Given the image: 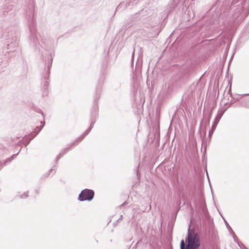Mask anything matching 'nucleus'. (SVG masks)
<instances>
[{
    "instance_id": "nucleus-1",
    "label": "nucleus",
    "mask_w": 249,
    "mask_h": 249,
    "mask_svg": "<svg viewBox=\"0 0 249 249\" xmlns=\"http://www.w3.org/2000/svg\"><path fill=\"white\" fill-rule=\"evenodd\" d=\"M187 243L186 248H180V249H198L200 246L199 239L198 234L193 232L190 230V226H189L187 236L185 239Z\"/></svg>"
},
{
    "instance_id": "nucleus-2",
    "label": "nucleus",
    "mask_w": 249,
    "mask_h": 249,
    "mask_svg": "<svg viewBox=\"0 0 249 249\" xmlns=\"http://www.w3.org/2000/svg\"><path fill=\"white\" fill-rule=\"evenodd\" d=\"M34 6L33 4L29 7V11H27V18L28 20V25L30 32L31 35V40L34 42L37 40V36L36 35V26L34 19Z\"/></svg>"
},
{
    "instance_id": "nucleus-3",
    "label": "nucleus",
    "mask_w": 249,
    "mask_h": 249,
    "mask_svg": "<svg viewBox=\"0 0 249 249\" xmlns=\"http://www.w3.org/2000/svg\"><path fill=\"white\" fill-rule=\"evenodd\" d=\"M94 196V192L93 190L89 189H85L83 190L78 197V200L80 201H89L92 200Z\"/></svg>"
},
{
    "instance_id": "nucleus-4",
    "label": "nucleus",
    "mask_w": 249,
    "mask_h": 249,
    "mask_svg": "<svg viewBox=\"0 0 249 249\" xmlns=\"http://www.w3.org/2000/svg\"><path fill=\"white\" fill-rule=\"evenodd\" d=\"M6 7L3 11V15L7 18H11L14 16L15 13V9L13 4H10L9 2H6Z\"/></svg>"
},
{
    "instance_id": "nucleus-5",
    "label": "nucleus",
    "mask_w": 249,
    "mask_h": 249,
    "mask_svg": "<svg viewBox=\"0 0 249 249\" xmlns=\"http://www.w3.org/2000/svg\"><path fill=\"white\" fill-rule=\"evenodd\" d=\"M49 76H47V75L45 74L43 76V81L42 84V87L44 89L43 93V96H47L49 93V89H48L49 86Z\"/></svg>"
},
{
    "instance_id": "nucleus-6",
    "label": "nucleus",
    "mask_w": 249,
    "mask_h": 249,
    "mask_svg": "<svg viewBox=\"0 0 249 249\" xmlns=\"http://www.w3.org/2000/svg\"><path fill=\"white\" fill-rule=\"evenodd\" d=\"M225 111V110L224 111H222V110L220 112H219L217 114V115L215 117L214 121H213L212 126L213 130H215V129L216 127V126L218 124L219 121H220V119L221 118L222 116H223Z\"/></svg>"
},
{
    "instance_id": "nucleus-7",
    "label": "nucleus",
    "mask_w": 249,
    "mask_h": 249,
    "mask_svg": "<svg viewBox=\"0 0 249 249\" xmlns=\"http://www.w3.org/2000/svg\"><path fill=\"white\" fill-rule=\"evenodd\" d=\"M41 130V128H40L39 129V130L36 133V134H35L33 136H30V134L28 137H26L23 139V144L25 145V146H26L30 142V141L35 138L37 134Z\"/></svg>"
},
{
    "instance_id": "nucleus-8",
    "label": "nucleus",
    "mask_w": 249,
    "mask_h": 249,
    "mask_svg": "<svg viewBox=\"0 0 249 249\" xmlns=\"http://www.w3.org/2000/svg\"><path fill=\"white\" fill-rule=\"evenodd\" d=\"M75 145H71V143L70 144V145H69V146H68V147L65 148L63 149V151L61 153H60L57 156V157H56V159H55V162H56V163H57V161H58V160L61 158L66 153L68 152V151L71 149L72 147L74 146Z\"/></svg>"
},
{
    "instance_id": "nucleus-9",
    "label": "nucleus",
    "mask_w": 249,
    "mask_h": 249,
    "mask_svg": "<svg viewBox=\"0 0 249 249\" xmlns=\"http://www.w3.org/2000/svg\"><path fill=\"white\" fill-rule=\"evenodd\" d=\"M18 36H16L15 38L12 39V41H11L10 44H8V49H11V48H15L18 46Z\"/></svg>"
},
{
    "instance_id": "nucleus-10",
    "label": "nucleus",
    "mask_w": 249,
    "mask_h": 249,
    "mask_svg": "<svg viewBox=\"0 0 249 249\" xmlns=\"http://www.w3.org/2000/svg\"><path fill=\"white\" fill-rule=\"evenodd\" d=\"M89 133V131L86 130L81 137L77 138L74 142L71 143L72 145H77Z\"/></svg>"
},
{
    "instance_id": "nucleus-11",
    "label": "nucleus",
    "mask_w": 249,
    "mask_h": 249,
    "mask_svg": "<svg viewBox=\"0 0 249 249\" xmlns=\"http://www.w3.org/2000/svg\"><path fill=\"white\" fill-rule=\"evenodd\" d=\"M105 77L104 76H102L101 78L99 80V87L97 88L96 89V94H100L101 89V86L103 84L104 81Z\"/></svg>"
},
{
    "instance_id": "nucleus-12",
    "label": "nucleus",
    "mask_w": 249,
    "mask_h": 249,
    "mask_svg": "<svg viewBox=\"0 0 249 249\" xmlns=\"http://www.w3.org/2000/svg\"><path fill=\"white\" fill-rule=\"evenodd\" d=\"M52 61H53V57H52V56H51V58H49L48 60V62H47V65H47V69L48 70H47L46 73H45L47 75V76H50V69L52 67Z\"/></svg>"
},
{
    "instance_id": "nucleus-13",
    "label": "nucleus",
    "mask_w": 249,
    "mask_h": 249,
    "mask_svg": "<svg viewBox=\"0 0 249 249\" xmlns=\"http://www.w3.org/2000/svg\"><path fill=\"white\" fill-rule=\"evenodd\" d=\"M40 123H41V124H43L42 125H40V126H36V128H35L34 131L30 134V136H33L35 134H36V133L39 130V129L40 128H41V129H42V128L43 127V126L45 125V122H41Z\"/></svg>"
},
{
    "instance_id": "nucleus-14",
    "label": "nucleus",
    "mask_w": 249,
    "mask_h": 249,
    "mask_svg": "<svg viewBox=\"0 0 249 249\" xmlns=\"http://www.w3.org/2000/svg\"><path fill=\"white\" fill-rule=\"evenodd\" d=\"M18 153L16 154H14L10 158H7L6 160H5L4 161L3 163H2L3 166L5 165L6 163L10 162L12 160L15 158V157L17 156Z\"/></svg>"
},
{
    "instance_id": "nucleus-15",
    "label": "nucleus",
    "mask_w": 249,
    "mask_h": 249,
    "mask_svg": "<svg viewBox=\"0 0 249 249\" xmlns=\"http://www.w3.org/2000/svg\"><path fill=\"white\" fill-rule=\"evenodd\" d=\"M231 97L232 98V100H234V102H237L241 99L242 95L239 94H235L233 96L232 95V97Z\"/></svg>"
},
{
    "instance_id": "nucleus-16",
    "label": "nucleus",
    "mask_w": 249,
    "mask_h": 249,
    "mask_svg": "<svg viewBox=\"0 0 249 249\" xmlns=\"http://www.w3.org/2000/svg\"><path fill=\"white\" fill-rule=\"evenodd\" d=\"M8 36L6 34H5L3 32V31L2 29H0V38H4L5 39H8Z\"/></svg>"
},
{
    "instance_id": "nucleus-17",
    "label": "nucleus",
    "mask_w": 249,
    "mask_h": 249,
    "mask_svg": "<svg viewBox=\"0 0 249 249\" xmlns=\"http://www.w3.org/2000/svg\"><path fill=\"white\" fill-rule=\"evenodd\" d=\"M28 196V192H24L23 194L21 195H18L17 196V197H18L19 198L23 199V198H26Z\"/></svg>"
},
{
    "instance_id": "nucleus-18",
    "label": "nucleus",
    "mask_w": 249,
    "mask_h": 249,
    "mask_svg": "<svg viewBox=\"0 0 249 249\" xmlns=\"http://www.w3.org/2000/svg\"><path fill=\"white\" fill-rule=\"evenodd\" d=\"M186 246H185L184 240L183 239L181 240V241L180 242V248H186Z\"/></svg>"
},
{
    "instance_id": "nucleus-19",
    "label": "nucleus",
    "mask_w": 249,
    "mask_h": 249,
    "mask_svg": "<svg viewBox=\"0 0 249 249\" xmlns=\"http://www.w3.org/2000/svg\"><path fill=\"white\" fill-rule=\"evenodd\" d=\"M238 244L241 249H245L246 248L245 246L242 243H238Z\"/></svg>"
},
{
    "instance_id": "nucleus-20",
    "label": "nucleus",
    "mask_w": 249,
    "mask_h": 249,
    "mask_svg": "<svg viewBox=\"0 0 249 249\" xmlns=\"http://www.w3.org/2000/svg\"><path fill=\"white\" fill-rule=\"evenodd\" d=\"M95 119H94L93 121H91V123L90 125V126H89V128H90V129H91L93 128V124H94L95 123Z\"/></svg>"
},
{
    "instance_id": "nucleus-21",
    "label": "nucleus",
    "mask_w": 249,
    "mask_h": 249,
    "mask_svg": "<svg viewBox=\"0 0 249 249\" xmlns=\"http://www.w3.org/2000/svg\"><path fill=\"white\" fill-rule=\"evenodd\" d=\"M95 119H94L93 121H91V123L90 125V126H89V128H90V129H91L93 128V124H94L95 123Z\"/></svg>"
},
{
    "instance_id": "nucleus-22",
    "label": "nucleus",
    "mask_w": 249,
    "mask_h": 249,
    "mask_svg": "<svg viewBox=\"0 0 249 249\" xmlns=\"http://www.w3.org/2000/svg\"><path fill=\"white\" fill-rule=\"evenodd\" d=\"M95 119H94L93 121H91V123L90 125V126H89V128H90V129H91L93 128V124H94L95 123Z\"/></svg>"
},
{
    "instance_id": "nucleus-23",
    "label": "nucleus",
    "mask_w": 249,
    "mask_h": 249,
    "mask_svg": "<svg viewBox=\"0 0 249 249\" xmlns=\"http://www.w3.org/2000/svg\"><path fill=\"white\" fill-rule=\"evenodd\" d=\"M55 167H56V165H54L50 170V173H53V171H55Z\"/></svg>"
},
{
    "instance_id": "nucleus-24",
    "label": "nucleus",
    "mask_w": 249,
    "mask_h": 249,
    "mask_svg": "<svg viewBox=\"0 0 249 249\" xmlns=\"http://www.w3.org/2000/svg\"><path fill=\"white\" fill-rule=\"evenodd\" d=\"M214 130H213L212 128L211 130H209V137H210Z\"/></svg>"
},
{
    "instance_id": "nucleus-25",
    "label": "nucleus",
    "mask_w": 249,
    "mask_h": 249,
    "mask_svg": "<svg viewBox=\"0 0 249 249\" xmlns=\"http://www.w3.org/2000/svg\"><path fill=\"white\" fill-rule=\"evenodd\" d=\"M228 94H229L230 95L231 97H232V94H231V85L230 86V89H229V90L228 91Z\"/></svg>"
},
{
    "instance_id": "nucleus-26",
    "label": "nucleus",
    "mask_w": 249,
    "mask_h": 249,
    "mask_svg": "<svg viewBox=\"0 0 249 249\" xmlns=\"http://www.w3.org/2000/svg\"><path fill=\"white\" fill-rule=\"evenodd\" d=\"M241 106L245 107H249L247 106L243 102H241Z\"/></svg>"
},
{
    "instance_id": "nucleus-27",
    "label": "nucleus",
    "mask_w": 249,
    "mask_h": 249,
    "mask_svg": "<svg viewBox=\"0 0 249 249\" xmlns=\"http://www.w3.org/2000/svg\"><path fill=\"white\" fill-rule=\"evenodd\" d=\"M224 221H225V223H226V226H227V227H229L230 228V229H231V230H231V228L230 227L229 225L228 224V222H227L225 220H224Z\"/></svg>"
},
{
    "instance_id": "nucleus-28",
    "label": "nucleus",
    "mask_w": 249,
    "mask_h": 249,
    "mask_svg": "<svg viewBox=\"0 0 249 249\" xmlns=\"http://www.w3.org/2000/svg\"><path fill=\"white\" fill-rule=\"evenodd\" d=\"M235 102H234L233 100H231L230 102V106H231V105H232Z\"/></svg>"
},
{
    "instance_id": "nucleus-29",
    "label": "nucleus",
    "mask_w": 249,
    "mask_h": 249,
    "mask_svg": "<svg viewBox=\"0 0 249 249\" xmlns=\"http://www.w3.org/2000/svg\"><path fill=\"white\" fill-rule=\"evenodd\" d=\"M3 167V164L2 163L0 162V170L1 169V168Z\"/></svg>"
},
{
    "instance_id": "nucleus-30",
    "label": "nucleus",
    "mask_w": 249,
    "mask_h": 249,
    "mask_svg": "<svg viewBox=\"0 0 249 249\" xmlns=\"http://www.w3.org/2000/svg\"><path fill=\"white\" fill-rule=\"evenodd\" d=\"M139 167V165L137 167V177H138V174H139V173H138V168Z\"/></svg>"
},
{
    "instance_id": "nucleus-31",
    "label": "nucleus",
    "mask_w": 249,
    "mask_h": 249,
    "mask_svg": "<svg viewBox=\"0 0 249 249\" xmlns=\"http://www.w3.org/2000/svg\"><path fill=\"white\" fill-rule=\"evenodd\" d=\"M37 112H38V113H40L42 114H43V112H42L41 110H40V109H38V110L37 111Z\"/></svg>"
},
{
    "instance_id": "nucleus-32",
    "label": "nucleus",
    "mask_w": 249,
    "mask_h": 249,
    "mask_svg": "<svg viewBox=\"0 0 249 249\" xmlns=\"http://www.w3.org/2000/svg\"><path fill=\"white\" fill-rule=\"evenodd\" d=\"M123 217V215H121L120 218L118 219V220H122Z\"/></svg>"
},
{
    "instance_id": "nucleus-33",
    "label": "nucleus",
    "mask_w": 249,
    "mask_h": 249,
    "mask_svg": "<svg viewBox=\"0 0 249 249\" xmlns=\"http://www.w3.org/2000/svg\"><path fill=\"white\" fill-rule=\"evenodd\" d=\"M177 2H175V4H174L173 7H175L177 5Z\"/></svg>"
},
{
    "instance_id": "nucleus-34",
    "label": "nucleus",
    "mask_w": 249,
    "mask_h": 249,
    "mask_svg": "<svg viewBox=\"0 0 249 249\" xmlns=\"http://www.w3.org/2000/svg\"><path fill=\"white\" fill-rule=\"evenodd\" d=\"M91 130V129H90V128H89L87 130V131H89V132L90 131V130Z\"/></svg>"
},
{
    "instance_id": "nucleus-35",
    "label": "nucleus",
    "mask_w": 249,
    "mask_h": 249,
    "mask_svg": "<svg viewBox=\"0 0 249 249\" xmlns=\"http://www.w3.org/2000/svg\"><path fill=\"white\" fill-rule=\"evenodd\" d=\"M91 130V129H90V128H89L87 130V131H89V132L90 131V130Z\"/></svg>"
},
{
    "instance_id": "nucleus-36",
    "label": "nucleus",
    "mask_w": 249,
    "mask_h": 249,
    "mask_svg": "<svg viewBox=\"0 0 249 249\" xmlns=\"http://www.w3.org/2000/svg\"><path fill=\"white\" fill-rule=\"evenodd\" d=\"M35 191H36V193L37 194H38V190H36Z\"/></svg>"
},
{
    "instance_id": "nucleus-37",
    "label": "nucleus",
    "mask_w": 249,
    "mask_h": 249,
    "mask_svg": "<svg viewBox=\"0 0 249 249\" xmlns=\"http://www.w3.org/2000/svg\"><path fill=\"white\" fill-rule=\"evenodd\" d=\"M99 98V96H98L95 99V101L97 100V99H98Z\"/></svg>"
},
{
    "instance_id": "nucleus-38",
    "label": "nucleus",
    "mask_w": 249,
    "mask_h": 249,
    "mask_svg": "<svg viewBox=\"0 0 249 249\" xmlns=\"http://www.w3.org/2000/svg\"><path fill=\"white\" fill-rule=\"evenodd\" d=\"M249 95V93L247 94H244L243 95Z\"/></svg>"
},
{
    "instance_id": "nucleus-39",
    "label": "nucleus",
    "mask_w": 249,
    "mask_h": 249,
    "mask_svg": "<svg viewBox=\"0 0 249 249\" xmlns=\"http://www.w3.org/2000/svg\"><path fill=\"white\" fill-rule=\"evenodd\" d=\"M124 203H123V204L122 205H121V206H122L123 205H124Z\"/></svg>"
},
{
    "instance_id": "nucleus-40",
    "label": "nucleus",
    "mask_w": 249,
    "mask_h": 249,
    "mask_svg": "<svg viewBox=\"0 0 249 249\" xmlns=\"http://www.w3.org/2000/svg\"><path fill=\"white\" fill-rule=\"evenodd\" d=\"M232 232L233 233V234H235V233L233 232V231L231 230Z\"/></svg>"
},
{
    "instance_id": "nucleus-41",
    "label": "nucleus",
    "mask_w": 249,
    "mask_h": 249,
    "mask_svg": "<svg viewBox=\"0 0 249 249\" xmlns=\"http://www.w3.org/2000/svg\"><path fill=\"white\" fill-rule=\"evenodd\" d=\"M207 176L208 177V173L207 172Z\"/></svg>"
}]
</instances>
